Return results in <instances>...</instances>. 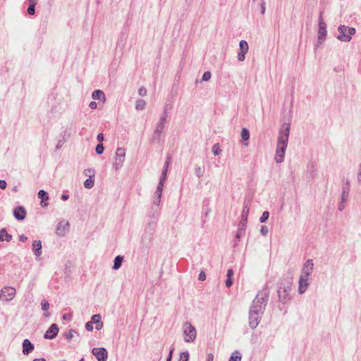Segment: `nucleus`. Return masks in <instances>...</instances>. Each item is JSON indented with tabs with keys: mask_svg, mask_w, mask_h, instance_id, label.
<instances>
[{
	"mask_svg": "<svg viewBox=\"0 0 361 361\" xmlns=\"http://www.w3.org/2000/svg\"><path fill=\"white\" fill-rule=\"evenodd\" d=\"M269 298V290L264 289L259 291L253 300L249 312V326L255 329L259 324L264 312Z\"/></svg>",
	"mask_w": 361,
	"mask_h": 361,
	"instance_id": "1",
	"label": "nucleus"
},
{
	"mask_svg": "<svg viewBox=\"0 0 361 361\" xmlns=\"http://www.w3.org/2000/svg\"><path fill=\"white\" fill-rule=\"evenodd\" d=\"M290 130V123H283L280 128L274 157L275 161L278 164L282 163L284 160L285 152L287 149L289 139Z\"/></svg>",
	"mask_w": 361,
	"mask_h": 361,
	"instance_id": "2",
	"label": "nucleus"
},
{
	"mask_svg": "<svg viewBox=\"0 0 361 361\" xmlns=\"http://www.w3.org/2000/svg\"><path fill=\"white\" fill-rule=\"evenodd\" d=\"M157 220L154 218V213L153 217L151 218L145 228V232L141 237V244L145 247H149L153 237V234L156 230Z\"/></svg>",
	"mask_w": 361,
	"mask_h": 361,
	"instance_id": "3",
	"label": "nucleus"
},
{
	"mask_svg": "<svg viewBox=\"0 0 361 361\" xmlns=\"http://www.w3.org/2000/svg\"><path fill=\"white\" fill-rule=\"evenodd\" d=\"M292 282L290 280L287 281L286 283L281 282L278 287V297L279 300L283 304L287 303L290 300Z\"/></svg>",
	"mask_w": 361,
	"mask_h": 361,
	"instance_id": "4",
	"label": "nucleus"
},
{
	"mask_svg": "<svg viewBox=\"0 0 361 361\" xmlns=\"http://www.w3.org/2000/svg\"><path fill=\"white\" fill-rule=\"evenodd\" d=\"M338 31L339 34L337 36V39L344 42H350L352 39V36L354 35L356 32V30L354 27H348L344 25H341L338 27Z\"/></svg>",
	"mask_w": 361,
	"mask_h": 361,
	"instance_id": "5",
	"label": "nucleus"
},
{
	"mask_svg": "<svg viewBox=\"0 0 361 361\" xmlns=\"http://www.w3.org/2000/svg\"><path fill=\"white\" fill-rule=\"evenodd\" d=\"M166 117L167 113L165 111L156 125V128L154 131V135L152 140V142H159L160 136L164 133L165 129V125L167 122Z\"/></svg>",
	"mask_w": 361,
	"mask_h": 361,
	"instance_id": "6",
	"label": "nucleus"
},
{
	"mask_svg": "<svg viewBox=\"0 0 361 361\" xmlns=\"http://www.w3.org/2000/svg\"><path fill=\"white\" fill-rule=\"evenodd\" d=\"M184 341L186 343L192 342L196 338V329L189 322H185L183 326Z\"/></svg>",
	"mask_w": 361,
	"mask_h": 361,
	"instance_id": "7",
	"label": "nucleus"
},
{
	"mask_svg": "<svg viewBox=\"0 0 361 361\" xmlns=\"http://www.w3.org/2000/svg\"><path fill=\"white\" fill-rule=\"evenodd\" d=\"M126 157V150L124 148L118 147L116 149L115 161L114 163V167L116 170H118L123 166Z\"/></svg>",
	"mask_w": 361,
	"mask_h": 361,
	"instance_id": "8",
	"label": "nucleus"
},
{
	"mask_svg": "<svg viewBox=\"0 0 361 361\" xmlns=\"http://www.w3.org/2000/svg\"><path fill=\"white\" fill-rule=\"evenodd\" d=\"M16 295V289L13 287H4L0 293V300L8 302L13 300Z\"/></svg>",
	"mask_w": 361,
	"mask_h": 361,
	"instance_id": "9",
	"label": "nucleus"
},
{
	"mask_svg": "<svg viewBox=\"0 0 361 361\" xmlns=\"http://www.w3.org/2000/svg\"><path fill=\"white\" fill-rule=\"evenodd\" d=\"M92 354L96 357L97 361H106L108 352L104 348H94L92 350Z\"/></svg>",
	"mask_w": 361,
	"mask_h": 361,
	"instance_id": "10",
	"label": "nucleus"
},
{
	"mask_svg": "<svg viewBox=\"0 0 361 361\" xmlns=\"http://www.w3.org/2000/svg\"><path fill=\"white\" fill-rule=\"evenodd\" d=\"M239 51L238 53V60L243 61L245 59V54L248 51V43L245 40H241L239 43Z\"/></svg>",
	"mask_w": 361,
	"mask_h": 361,
	"instance_id": "11",
	"label": "nucleus"
},
{
	"mask_svg": "<svg viewBox=\"0 0 361 361\" xmlns=\"http://www.w3.org/2000/svg\"><path fill=\"white\" fill-rule=\"evenodd\" d=\"M313 267L314 264L312 259H307L303 264L300 276L309 279L312 273Z\"/></svg>",
	"mask_w": 361,
	"mask_h": 361,
	"instance_id": "12",
	"label": "nucleus"
},
{
	"mask_svg": "<svg viewBox=\"0 0 361 361\" xmlns=\"http://www.w3.org/2000/svg\"><path fill=\"white\" fill-rule=\"evenodd\" d=\"M59 333V327L56 324H52L44 335L46 339H54Z\"/></svg>",
	"mask_w": 361,
	"mask_h": 361,
	"instance_id": "13",
	"label": "nucleus"
},
{
	"mask_svg": "<svg viewBox=\"0 0 361 361\" xmlns=\"http://www.w3.org/2000/svg\"><path fill=\"white\" fill-rule=\"evenodd\" d=\"M69 223L68 221H60L56 228V233L59 235H64L69 230Z\"/></svg>",
	"mask_w": 361,
	"mask_h": 361,
	"instance_id": "14",
	"label": "nucleus"
},
{
	"mask_svg": "<svg viewBox=\"0 0 361 361\" xmlns=\"http://www.w3.org/2000/svg\"><path fill=\"white\" fill-rule=\"evenodd\" d=\"M13 216L17 220L19 221L25 219L26 216L25 209L22 206L16 207L13 210Z\"/></svg>",
	"mask_w": 361,
	"mask_h": 361,
	"instance_id": "15",
	"label": "nucleus"
},
{
	"mask_svg": "<svg viewBox=\"0 0 361 361\" xmlns=\"http://www.w3.org/2000/svg\"><path fill=\"white\" fill-rule=\"evenodd\" d=\"M308 281H309V279L307 278H305V277H303V276H300V279H299V282H298V292L300 294H303L308 286H309V283H308Z\"/></svg>",
	"mask_w": 361,
	"mask_h": 361,
	"instance_id": "16",
	"label": "nucleus"
},
{
	"mask_svg": "<svg viewBox=\"0 0 361 361\" xmlns=\"http://www.w3.org/2000/svg\"><path fill=\"white\" fill-rule=\"evenodd\" d=\"M23 353L25 355L30 354L35 348L34 345L27 338L23 341Z\"/></svg>",
	"mask_w": 361,
	"mask_h": 361,
	"instance_id": "17",
	"label": "nucleus"
},
{
	"mask_svg": "<svg viewBox=\"0 0 361 361\" xmlns=\"http://www.w3.org/2000/svg\"><path fill=\"white\" fill-rule=\"evenodd\" d=\"M350 191V181L348 179H346L345 182H343L342 184V192L341 195V199L343 200H347Z\"/></svg>",
	"mask_w": 361,
	"mask_h": 361,
	"instance_id": "18",
	"label": "nucleus"
},
{
	"mask_svg": "<svg viewBox=\"0 0 361 361\" xmlns=\"http://www.w3.org/2000/svg\"><path fill=\"white\" fill-rule=\"evenodd\" d=\"M41 240H34L32 243V251L36 258L40 257L42 254Z\"/></svg>",
	"mask_w": 361,
	"mask_h": 361,
	"instance_id": "19",
	"label": "nucleus"
},
{
	"mask_svg": "<svg viewBox=\"0 0 361 361\" xmlns=\"http://www.w3.org/2000/svg\"><path fill=\"white\" fill-rule=\"evenodd\" d=\"M326 25L322 18V13H321L319 18V30L318 35L319 36H326Z\"/></svg>",
	"mask_w": 361,
	"mask_h": 361,
	"instance_id": "20",
	"label": "nucleus"
},
{
	"mask_svg": "<svg viewBox=\"0 0 361 361\" xmlns=\"http://www.w3.org/2000/svg\"><path fill=\"white\" fill-rule=\"evenodd\" d=\"M37 195H38V198H39L41 200L40 205L42 207H47L48 202L47 201L49 200L48 193L44 190H40L38 192Z\"/></svg>",
	"mask_w": 361,
	"mask_h": 361,
	"instance_id": "21",
	"label": "nucleus"
},
{
	"mask_svg": "<svg viewBox=\"0 0 361 361\" xmlns=\"http://www.w3.org/2000/svg\"><path fill=\"white\" fill-rule=\"evenodd\" d=\"M12 238V235L8 233L5 228H3L0 230V242L4 241V240L7 242H10Z\"/></svg>",
	"mask_w": 361,
	"mask_h": 361,
	"instance_id": "22",
	"label": "nucleus"
},
{
	"mask_svg": "<svg viewBox=\"0 0 361 361\" xmlns=\"http://www.w3.org/2000/svg\"><path fill=\"white\" fill-rule=\"evenodd\" d=\"M92 98L95 100L97 99V100L104 101L105 100V94L103 91H102L100 90H96L92 92Z\"/></svg>",
	"mask_w": 361,
	"mask_h": 361,
	"instance_id": "23",
	"label": "nucleus"
},
{
	"mask_svg": "<svg viewBox=\"0 0 361 361\" xmlns=\"http://www.w3.org/2000/svg\"><path fill=\"white\" fill-rule=\"evenodd\" d=\"M233 274H234V272L232 269H229L227 271V274H226L227 279L226 280V282H225V285L227 288L231 287L233 283V281L232 279V276H233Z\"/></svg>",
	"mask_w": 361,
	"mask_h": 361,
	"instance_id": "24",
	"label": "nucleus"
},
{
	"mask_svg": "<svg viewBox=\"0 0 361 361\" xmlns=\"http://www.w3.org/2000/svg\"><path fill=\"white\" fill-rule=\"evenodd\" d=\"M123 261V257L121 255L116 256L114 259L113 269L118 270L122 265Z\"/></svg>",
	"mask_w": 361,
	"mask_h": 361,
	"instance_id": "25",
	"label": "nucleus"
},
{
	"mask_svg": "<svg viewBox=\"0 0 361 361\" xmlns=\"http://www.w3.org/2000/svg\"><path fill=\"white\" fill-rule=\"evenodd\" d=\"M38 0H28L29 6L27 8V13L29 15H34L35 13V6Z\"/></svg>",
	"mask_w": 361,
	"mask_h": 361,
	"instance_id": "26",
	"label": "nucleus"
},
{
	"mask_svg": "<svg viewBox=\"0 0 361 361\" xmlns=\"http://www.w3.org/2000/svg\"><path fill=\"white\" fill-rule=\"evenodd\" d=\"M240 135H241L242 140L243 141L246 142L243 143V145L247 146L248 145L247 140L250 138V132H249V130L247 128H243L242 129Z\"/></svg>",
	"mask_w": 361,
	"mask_h": 361,
	"instance_id": "27",
	"label": "nucleus"
},
{
	"mask_svg": "<svg viewBox=\"0 0 361 361\" xmlns=\"http://www.w3.org/2000/svg\"><path fill=\"white\" fill-rule=\"evenodd\" d=\"M41 306H42V310L45 312L44 314V316L45 317H49L50 316V313L47 312L49 308V303L48 302V301L46 300H43L41 302Z\"/></svg>",
	"mask_w": 361,
	"mask_h": 361,
	"instance_id": "28",
	"label": "nucleus"
},
{
	"mask_svg": "<svg viewBox=\"0 0 361 361\" xmlns=\"http://www.w3.org/2000/svg\"><path fill=\"white\" fill-rule=\"evenodd\" d=\"M146 106V102L144 99H138L136 102L135 109L137 110H143Z\"/></svg>",
	"mask_w": 361,
	"mask_h": 361,
	"instance_id": "29",
	"label": "nucleus"
},
{
	"mask_svg": "<svg viewBox=\"0 0 361 361\" xmlns=\"http://www.w3.org/2000/svg\"><path fill=\"white\" fill-rule=\"evenodd\" d=\"M83 173L85 176H88L90 178H94L95 176V170L91 168L85 169Z\"/></svg>",
	"mask_w": 361,
	"mask_h": 361,
	"instance_id": "30",
	"label": "nucleus"
},
{
	"mask_svg": "<svg viewBox=\"0 0 361 361\" xmlns=\"http://www.w3.org/2000/svg\"><path fill=\"white\" fill-rule=\"evenodd\" d=\"M94 184V178H88L84 182V186H85V188H87V189H91L92 188H93Z\"/></svg>",
	"mask_w": 361,
	"mask_h": 361,
	"instance_id": "31",
	"label": "nucleus"
},
{
	"mask_svg": "<svg viewBox=\"0 0 361 361\" xmlns=\"http://www.w3.org/2000/svg\"><path fill=\"white\" fill-rule=\"evenodd\" d=\"M249 211H250V209H249L248 206L244 204V207H243V212H242V214H241L240 219H244V220H247V216H248V214H249Z\"/></svg>",
	"mask_w": 361,
	"mask_h": 361,
	"instance_id": "32",
	"label": "nucleus"
},
{
	"mask_svg": "<svg viewBox=\"0 0 361 361\" xmlns=\"http://www.w3.org/2000/svg\"><path fill=\"white\" fill-rule=\"evenodd\" d=\"M245 233V231L243 230L242 228H238L237 233L235 234V243L236 244L237 241H239L240 238L243 236Z\"/></svg>",
	"mask_w": 361,
	"mask_h": 361,
	"instance_id": "33",
	"label": "nucleus"
},
{
	"mask_svg": "<svg viewBox=\"0 0 361 361\" xmlns=\"http://www.w3.org/2000/svg\"><path fill=\"white\" fill-rule=\"evenodd\" d=\"M241 355L238 351H235L234 353L231 355L228 361H240Z\"/></svg>",
	"mask_w": 361,
	"mask_h": 361,
	"instance_id": "34",
	"label": "nucleus"
},
{
	"mask_svg": "<svg viewBox=\"0 0 361 361\" xmlns=\"http://www.w3.org/2000/svg\"><path fill=\"white\" fill-rule=\"evenodd\" d=\"M212 151L214 155H219L221 152L219 145L218 143L214 144L212 146Z\"/></svg>",
	"mask_w": 361,
	"mask_h": 361,
	"instance_id": "35",
	"label": "nucleus"
},
{
	"mask_svg": "<svg viewBox=\"0 0 361 361\" xmlns=\"http://www.w3.org/2000/svg\"><path fill=\"white\" fill-rule=\"evenodd\" d=\"M76 333L77 332L74 329H70L68 332L64 334V336L68 341H70L73 338L74 334Z\"/></svg>",
	"mask_w": 361,
	"mask_h": 361,
	"instance_id": "36",
	"label": "nucleus"
},
{
	"mask_svg": "<svg viewBox=\"0 0 361 361\" xmlns=\"http://www.w3.org/2000/svg\"><path fill=\"white\" fill-rule=\"evenodd\" d=\"M189 353L188 351L183 352L180 354L179 361H188Z\"/></svg>",
	"mask_w": 361,
	"mask_h": 361,
	"instance_id": "37",
	"label": "nucleus"
},
{
	"mask_svg": "<svg viewBox=\"0 0 361 361\" xmlns=\"http://www.w3.org/2000/svg\"><path fill=\"white\" fill-rule=\"evenodd\" d=\"M101 315L97 314H94L92 317H91V320L90 322H92V324H97V322H101Z\"/></svg>",
	"mask_w": 361,
	"mask_h": 361,
	"instance_id": "38",
	"label": "nucleus"
},
{
	"mask_svg": "<svg viewBox=\"0 0 361 361\" xmlns=\"http://www.w3.org/2000/svg\"><path fill=\"white\" fill-rule=\"evenodd\" d=\"M195 173L198 178H201L203 176L204 171L200 166H197L195 169Z\"/></svg>",
	"mask_w": 361,
	"mask_h": 361,
	"instance_id": "39",
	"label": "nucleus"
},
{
	"mask_svg": "<svg viewBox=\"0 0 361 361\" xmlns=\"http://www.w3.org/2000/svg\"><path fill=\"white\" fill-rule=\"evenodd\" d=\"M269 212H267V211L264 212L259 219V221L261 223H264L269 219Z\"/></svg>",
	"mask_w": 361,
	"mask_h": 361,
	"instance_id": "40",
	"label": "nucleus"
},
{
	"mask_svg": "<svg viewBox=\"0 0 361 361\" xmlns=\"http://www.w3.org/2000/svg\"><path fill=\"white\" fill-rule=\"evenodd\" d=\"M247 220H244L240 219V221L238 224V228H242L243 230L245 231V228L247 226Z\"/></svg>",
	"mask_w": 361,
	"mask_h": 361,
	"instance_id": "41",
	"label": "nucleus"
},
{
	"mask_svg": "<svg viewBox=\"0 0 361 361\" xmlns=\"http://www.w3.org/2000/svg\"><path fill=\"white\" fill-rule=\"evenodd\" d=\"M104 147L102 144H98L95 148L96 153L102 154L104 152Z\"/></svg>",
	"mask_w": 361,
	"mask_h": 361,
	"instance_id": "42",
	"label": "nucleus"
},
{
	"mask_svg": "<svg viewBox=\"0 0 361 361\" xmlns=\"http://www.w3.org/2000/svg\"><path fill=\"white\" fill-rule=\"evenodd\" d=\"M169 161H170V157H168L166 160V162L164 164V169H163L161 173H164L166 174L167 173L168 168H169Z\"/></svg>",
	"mask_w": 361,
	"mask_h": 361,
	"instance_id": "43",
	"label": "nucleus"
},
{
	"mask_svg": "<svg viewBox=\"0 0 361 361\" xmlns=\"http://www.w3.org/2000/svg\"><path fill=\"white\" fill-rule=\"evenodd\" d=\"M211 75L212 74L209 71H206L204 73L202 80L203 81H208L209 80H210Z\"/></svg>",
	"mask_w": 361,
	"mask_h": 361,
	"instance_id": "44",
	"label": "nucleus"
},
{
	"mask_svg": "<svg viewBox=\"0 0 361 361\" xmlns=\"http://www.w3.org/2000/svg\"><path fill=\"white\" fill-rule=\"evenodd\" d=\"M269 229L266 226H262L260 229V233L262 235L266 236L268 234Z\"/></svg>",
	"mask_w": 361,
	"mask_h": 361,
	"instance_id": "45",
	"label": "nucleus"
},
{
	"mask_svg": "<svg viewBox=\"0 0 361 361\" xmlns=\"http://www.w3.org/2000/svg\"><path fill=\"white\" fill-rule=\"evenodd\" d=\"M346 200H343L342 199H341V202L338 204V209L339 211H343L344 209V208L345 207V202Z\"/></svg>",
	"mask_w": 361,
	"mask_h": 361,
	"instance_id": "46",
	"label": "nucleus"
},
{
	"mask_svg": "<svg viewBox=\"0 0 361 361\" xmlns=\"http://www.w3.org/2000/svg\"><path fill=\"white\" fill-rule=\"evenodd\" d=\"M85 329L88 331H92L93 330V324L90 321L85 324Z\"/></svg>",
	"mask_w": 361,
	"mask_h": 361,
	"instance_id": "47",
	"label": "nucleus"
},
{
	"mask_svg": "<svg viewBox=\"0 0 361 361\" xmlns=\"http://www.w3.org/2000/svg\"><path fill=\"white\" fill-rule=\"evenodd\" d=\"M138 93L140 96H145L147 94V90L145 87H141L140 88H139L138 90Z\"/></svg>",
	"mask_w": 361,
	"mask_h": 361,
	"instance_id": "48",
	"label": "nucleus"
},
{
	"mask_svg": "<svg viewBox=\"0 0 361 361\" xmlns=\"http://www.w3.org/2000/svg\"><path fill=\"white\" fill-rule=\"evenodd\" d=\"M357 180L359 184L361 185V164H360V169L357 175Z\"/></svg>",
	"mask_w": 361,
	"mask_h": 361,
	"instance_id": "49",
	"label": "nucleus"
},
{
	"mask_svg": "<svg viewBox=\"0 0 361 361\" xmlns=\"http://www.w3.org/2000/svg\"><path fill=\"white\" fill-rule=\"evenodd\" d=\"M206 279V274L204 271H201L200 274H199V276H198V279L200 281H204Z\"/></svg>",
	"mask_w": 361,
	"mask_h": 361,
	"instance_id": "50",
	"label": "nucleus"
},
{
	"mask_svg": "<svg viewBox=\"0 0 361 361\" xmlns=\"http://www.w3.org/2000/svg\"><path fill=\"white\" fill-rule=\"evenodd\" d=\"M160 202H161V198L154 197L153 205L156 206V207H158L159 205Z\"/></svg>",
	"mask_w": 361,
	"mask_h": 361,
	"instance_id": "51",
	"label": "nucleus"
},
{
	"mask_svg": "<svg viewBox=\"0 0 361 361\" xmlns=\"http://www.w3.org/2000/svg\"><path fill=\"white\" fill-rule=\"evenodd\" d=\"M325 38H326V37L318 35L317 45V46H318L319 44H322L324 42Z\"/></svg>",
	"mask_w": 361,
	"mask_h": 361,
	"instance_id": "52",
	"label": "nucleus"
},
{
	"mask_svg": "<svg viewBox=\"0 0 361 361\" xmlns=\"http://www.w3.org/2000/svg\"><path fill=\"white\" fill-rule=\"evenodd\" d=\"M166 179V174L164 173H161V175L159 178V182L164 183Z\"/></svg>",
	"mask_w": 361,
	"mask_h": 361,
	"instance_id": "53",
	"label": "nucleus"
},
{
	"mask_svg": "<svg viewBox=\"0 0 361 361\" xmlns=\"http://www.w3.org/2000/svg\"><path fill=\"white\" fill-rule=\"evenodd\" d=\"M7 185L6 182L4 180H0V188L2 190L6 189Z\"/></svg>",
	"mask_w": 361,
	"mask_h": 361,
	"instance_id": "54",
	"label": "nucleus"
},
{
	"mask_svg": "<svg viewBox=\"0 0 361 361\" xmlns=\"http://www.w3.org/2000/svg\"><path fill=\"white\" fill-rule=\"evenodd\" d=\"M162 192H163L159 190H156V191L154 192V197L161 198Z\"/></svg>",
	"mask_w": 361,
	"mask_h": 361,
	"instance_id": "55",
	"label": "nucleus"
},
{
	"mask_svg": "<svg viewBox=\"0 0 361 361\" xmlns=\"http://www.w3.org/2000/svg\"><path fill=\"white\" fill-rule=\"evenodd\" d=\"M265 13V2L264 0H262L261 3V13L264 14Z\"/></svg>",
	"mask_w": 361,
	"mask_h": 361,
	"instance_id": "56",
	"label": "nucleus"
},
{
	"mask_svg": "<svg viewBox=\"0 0 361 361\" xmlns=\"http://www.w3.org/2000/svg\"><path fill=\"white\" fill-rule=\"evenodd\" d=\"M103 327V322L101 321L99 322H97V324H96V326H95V329L97 330H101Z\"/></svg>",
	"mask_w": 361,
	"mask_h": 361,
	"instance_id": "57",
	"label": "nucleus"
},
{
	"mask_svg": "<svg viewBox=\"0 0 361 361\" xmlns=\"http://www.w3.org/2000/svg\"><path fill=\"white\" fill-rule=\"evenodd\" d=\"M89 106L92 109H94L97 107V102H91L90 104H89Z\"/></svg>",
	"mask_w": 361,
	"mask_h": 361,
	"instance_id": "58",
	"label": "nucleus"
},
{
	"mask_svg": "<svg viewBox=\"0 0 361 361\" xmlns=\"http://www.w3.org/2000/svg\"><path fill=\"white\" fill-rule=\"evenodd\" d=\"M97 139L99 142H102L104 139V135L102 133H99L97 136Z\"/></svg>",
	"mask_w": 361,
	"mask_h": 361,
	"instance_id": "59",
	"label": "nucleus"
},
{
	"mask_svg": "<svg viewBox=\"0 0 361 361\" xmlns=\"http://www.w3.org/2000/svg\"><path fill=\"white\" fill-rule=\"evenodd\" d=\"M71 314H64L63 315V319L64 320H71Z\"/></svg>",
	"mask_w": 361,
	"mask_h": 361,
	"instance_id": "60",
	"label": "nucleus"
},
{
	"mask_svg": "<svg viewBox=\"0 0 361 361\" xmlns=\"http://www.w3.org/2000/svg\"><path fill=\"white\" fill-rule=\"evenodd\" d=\"M164 184V183H160V182H159L158 185H157V190H161V191H162V192H163Z\"/></svg>",
	"mask_w": 361,
	"mask_h": 361,
	"instance_id": "61",
	"label": "nucleus"
},
{
	"mask_svg": "<svg viewBox=\"0 0 361 361\" xmlns=\"http://www.w3.org/2000/svg\"><path fill=\"white\" fill-rule=\"evenodd\" d=\"M19 240L21 241V242H25L27 240V237L25 236V235L22 234L19 236Z\"/></svg>",
	"mask_w": 361,
	"mask_h": 361,
	"instance_id": "62",
	"label": "nucleus"
},
{
	"mask_svg": "<svg viewBox=\"0 0 361 361\" xmlns=\"http://www.w3.org/2000/svg\"><path fill=\"white\" fill-rule=\"evenodd\" d=\"M68 198H69V195H67V194H64V193H63V194H62V195H61V199H62L63 201H66V200H68Z\"/></svg>",
	"mask_w": 361,
	"mask_h": 361,
	"instance_id": "63",
	"label": "nucleus"
},
{
	"mask_svg": "<svg viewBox=\"0 0 361 361\" xmlns=\"http://www.w3.org/2000/svg\"><path fill=\"white\" fill-rule=\"evenodd\" d=\"M213 359H214V356L212 354L209 353L208 355H207V361H213Z\"/></svg>",
	"mask_w": 361,
	"mask_h": 361,
	"instance_id": "64",
	"label": "nucleus"
}]
</instances>
